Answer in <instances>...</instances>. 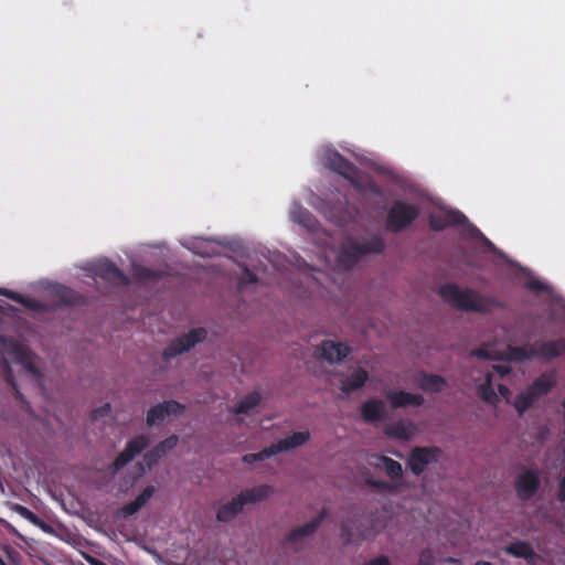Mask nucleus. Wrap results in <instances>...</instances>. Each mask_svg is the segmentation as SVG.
Segmentation results:
<instances>
[{
  "mask_svg": "<svg viewBox=\"0 0 565 565\" xmlns=\"http://www.w3.org/2000/svg\"><path fill=\"white\" fill-rule=\"evenodd\" d=\"M111 407L109 404H105L93 411L92 417L94 420L110 416Z\"/></svg>",
  "mask_w": 565,
  "mask_h": 565,
  "instance_id": "e433bc0d",
  "label": "nucleus"
},
{
  "mask_svg": "<svg viewBox=\"0 0 565 565\" xmlns=\"http://www.w3.org/2000/svg\"><path fill=\"white\" fill-rule=\"evenodd\" d=\"M383 434L393 440L411 441L419 434V429L413 420L401 418L387 423L383 428Z\"/></svg>",
  "mask_w": 565,
  "mask_h": 565,
  "instance_id": "9b49d317",
  "label": "nucleus"
},
{
  "mask_svg": "<svg viewBox=\"0 0 565 565\" xmlns=\"http://www.w3.org/2000/svg\"><path fill=\"white\" fill-rule=\"evenodd\" d=\"M443 456L438 447H415L409 452L407 466L415 476H419L429 465L437 463Z\"/></svg>",
  "mask_w": 565,
  "mask_h": 565,
  "instance_id": "6e6552de",
  "label": "nucleus"
},
{
  "mask_svg": "<svg viewBox=\"0 0 565 565\" xmlns=\"http://www.w3.org/2000/svg\"><path fill=\"white\" fill-rule=\"evenodd\" d=\"M529 287L531 289L540 290L541 288H543V285L541 282L535 281V282H530Z\"/></svg>",
  "mask_w": 565,
  "mask_h": 565,
  "instance_id": "49530a36",
  "label": "nucleus"
},
{
  "mask_svg": "<svg viewBox=\"0 0 565 565\" xmlns=\"http://www.w3.org/2000/svg\"><path fill=\"white\" fill-rule=\"evenodd\" d=\"M0 295H3V296H6V297H8V298H10V299H12V300H14L17 302L22 303L23 306H25L26 308H29L31 310H41V309H43V306L39 301H36V300L32 299V298L25 297L23 295L13 292L11 290L0 288Z\"/></svg>",
  "mask_w": 565,
  "mask_h": 565,
  "instance_id": "473e14b6",
  "label": "nucleus"
},
{
  "mask_svg": "<svg viewBox=\"0 0 565 565\" xmlns=\"http://www.w3.org/2000/svg\"><path fill=\"white\" fill-rule=\"evenodd\" d=\"M328 515V511L326 509H322L315 515L311 520L307 521L306 523L290 530L285 535V540L288 543H297L302 541L306 537L311 536L322 524L324 519Z\"/></svg>",
  "mask_w": 565,
  "mask_h": 565,
  "instance_id": "2eb2a0df",
  "label": "nucleus"
},
{
  "mask_svg": "<svg viewBox=\"0 0 565 565\" xmlns=\"http://www.w3.org/2000/svg\"><path fill=\"white\" fill-rule=\"evenodd\" d=\"M316 353L329 363H339L350 353V348L342 342L326 340L317 347Z\"/></svg>",
  "mask_w": 565,
  "mask_h": 565,
  "instance_id": "aec40b11",
  "label": "nucleus"
},
{
  "mask_svg": "<svg viewBox=\"0 0 565 565\" xmlns=\"http://www.w3.org/2000/svg\"><path fill=\"white\" fill-rule=\"evenodd\" d=\"M460 226L463 234L469 237L480 238L484 245L490 249H494V246L473 226L466 215L460 211L454 210L446 206H440L439 212L430 216V226L434 230H441L445 226Z\"/></svg>",
  "mask_w": 565,
  "mask_h": 565,
  "instance_id": "39448f33",
  "label": "nucleus"
},
{
  "mask_svg": "<svg viewBox=\"0 0 565 565\" xmlns=\"http://www.w3.org/2000/svg\"><path fill=\"white\" fill-rule=\"evenodd\" d=\"M277 455L273 444L256 454H246L242 457V461L246 465L253 466L257 462L264 461L273 456Z\"/></svg>",
  "mask_w": 565,
  "mask_h": 565,
  "instance_id": "72a5a7b5",
  "label": "nucleus"
},
{
  "mask_svg": "<svg viewBox=\"0 0 565 565\" xmlns=\"http://www.w3.org/2000/svg\"><path fill=\"white\" fill-rule=\"evenodd\" d=\"M383 246L382 239L376 236L363 241L349 238L343 242L337 254L338 265L343 269L350 268L362 256L382 252Z\"/></svg>",
  "mask_w": 565,
  "mask_h": 565,
  "instance_id": "20e7f679",
  "label": "nucleus"
},
{
  "mask_svg": "<svg viewBox=\"0 0 565 565\" xmlns=\"http://www.w3.org/2000/svg\"><path fill=\"white\" fill-rule=\"evenodd\" d=\"M263 395L258 391H252L237 398L230 407V413L236 416L250 415L262 403Z\"/></svg>",
  "mask_w": 565,
  "mask_h": 565,
  "instance_id": "b1692460",
  "label": "nucleus"
},
{
  "mask_svg": "<svg viewBox=\"0 0 565 565\" xmlns=\"http://www.w3.org/2000/svg\"><path fill=\"white\" fill-rule=\"evenodd\" d=\"M156 488L153 486L146 487L135 500L117 511V516L126 519L138 513L149 502Z\"/></svg>",
  "mask_w": 565,
  "mask_h": 565,
  "instance_id": "393cba45",
  "label": "nucleus"
},
{
  "mask_svg": "<svg viewBox=\"0 0 565 565\" xmlns=\"http://www.w3.org/2000/svg\"><path fill=\"white\" fill-rule=\"evenodd\" d=\"M206 337L207 331L204 328H193L186 333L173 340L169 348L164 351V355L167 358H172L184 353L194 348L196 344L202 343Z\"/></svg>",
  "mask_w": 565,
  "mask_h": 565,
  "instance_id": "9d476101",
  "label": "nucleus"
},
{
  "mask_svg": "<svg viewBox=\"0 0 565 565\" xmlns=\"http://www.w3.org/2000/svg\"><path fill=\"white\" fill-rule=\"evenodd\" d=\"M184 246L200 256L217 255L224 248L223 243L207 238H193L185 243Z\"/></svg>",
  "mask_w": 565,
  "mask_h": 565,
  "instance_id": "a878e982",
  "label": "nucleus"
},
{
  "mask_svg": "<svg viewBox=\"0 0 565 565\" xmlns=\"http://www.w3.org/2000/svg\"><path fill=\"white\" fill-rule=\"evenodd\" d=\"M555 383V372L542 374L530 386L516 395L513 402L515 409L522 414L530 408L537 398L547 394Z\"/></svg>",
  "mask_w": 565,
  "mask_h": 565,
  "instance_id": "423d86ee",
  "label": "nucleus"
},
{
  "mask_svg": "<svg viewBox=\"0 0 565 565\" xmlns=\"http://www.w3.org/2000/svg\"><path fill=\"white\" fill-rule=\"evenodd\" d=\"M290 214H291V218L295 222H298V223L302 224L303 226L311 228V230L315 227L313 218L309 215V213L301 210L298 205L295 204L292 206Z\"/></svg>",
  "mask_w": 565,
  "mask_h": 565,
  "instance_id": "f704fd0d",
  "label": "nucleus"
},
{
  "mask_svg": "<svg viewBox=\"0 0 565 565\" xmlns=\"http://www.w3.org/2000/svg\"><path fill=\"white\" fill-rule=\"evenodd\" d=\"M96 275L113 281L114 284H125L126 278L122 273L108 260H99L95 268Z\"/></svg>",
  "mask_w": 565,
  "mask_h": 565,
  "instance_id": "c756f323",
  "label": "nucleus"
},
{
  "mask_svg": "<svg viewBox=\"0 0 565 565\" xmlns=\"http://www.w3.org/2000/svg\"><path fill=\"white\" fill-rule=\"evenodd\" d=\"M417 216V210L404 203H395L390 213L387 225L393 231H399Z\"/></svg>",
  "mask_w": 565,
  "mask_h": 565,
  "instance_id": "f3484780",
  "label": "nucleus"
},
{
  "mask_svg": "<svg viewBox=\"0 0 565 565\" xmlns=\"http://www.w3.org/2000/svg\"><path fill=\"white\" fill-rule=\"evenodd\" d=\"M434 563L435 557L430 551L426 550L419 554L418 565H434Z\"/></svg>",
  "mask_w": 565,
  "mask_h": 565,
  "instance_id": "58836bf2",
  "label": "nucleus"
},
{
  "mask_svg": "<svg viewBox=\"0 0 565 565\" xmlns=\"http://www.w3.org/2000/svg\"><path fill=\"white\" fill-rule=\"evenodd\" d=\"M475 565H491V564H490V563H488V562H478V563H476Z\"/></svg>",
  "mask_w": 565,
  "mask_h": 565,
  "instance_id": "de8ad7c7",
  "label": "nucleus"
},
{
  "mask_svg": "<svg viewBox=\"0 0 565 565\" xmlns=\"http://www.w3.org/2000/svg\"><path fill=\"white\" fill-rule=\"evenodd\" d=\"M215 519L221 523H230L243 513L245 504L237 492L230 499L218 501L215 507Z\"/></svg>",
  "mask_w": 565,
  "mask_h": 565,
  "instance_id": "4468645a",
  "label": "nucleus"
},
{
  "mask_svg": "<svg viewBox=\"0 0 565 565\" xmlns=\"http://www.w3.org/2000/svg\"><path fill=\"white\" fill-rule=\"evenodd\" d=\"M15 511L19 513V515H21L23 519L30 521L31 523H33L34 525L41 527L42 530L46 531V532H50L51 531V527L49 525H46L43 521H41L33 512H31L29 509L22 507V505H17L15 507Z\"/></svg>",
  "mask_w": 565,
  "mask_h": 565,
  "instance_id": "c9c22d12",
  "label": "nucleus"
},
{
  "mask_svg": "<svg viewBox=\"0 0 565 565\" xmlns=\"http://www.w3.org/2000/svg\"><path fill=\"white\" fill-rule=\"evenodd\" d=\"M498 392L499 394L507 401H509L511 396L510 390L504 385H498Z\"/></svg>",
  "mask_w": 565,
  "mask_h": 565,
  "instance_id": "79ce46f5",
  "label": "nucleus"
},
{
  "mask_svg": "<svg viewBox=\"0 0 565 565\" xmlns=\"http://www.w3.org/2000/svg\"><path fill=\"white\" fill-rule=\"evenodd\" d=\"M367 379L369 372L362 366H356L341 381L340 388L344 394H350L361 388Z\"/></svg>",
  "mask_w": 565,
  "mask_h": 565,
  "instance_id": "cd10ccee",
  "label": "nucleus"
},
{
  "mask_svg": "<svg viewBox=\"0 0 565 565\" xmlns=\"http://www.w3.org/2000/svg\"><path fill=\"white\" fill-rule=\"evenodd\" d=\"M511 373V367L505 363L492 364L490 367H486L479 376L475 377L476 390L478 396L494 405L498 402V393L493 384V376L498 374L500 377H507Z\"/></svg>",
  "mask_w": 565,
  "mask_h": 565,
  "instance_id": "0eeeda50",
  "label": "nucleus"
},
{
  "mask_svg": "<svg viewBox=\"0 0 565 565\" xmlns=\"http://www.w3.org/2000/svg\"><path fill=\"white\" fill-rule=\"evenodd\" d=\"M239 495L245 504L247 505H256L262 502L269 500L273 495H275L276 490L270 484H257L254 487L245 488L241 490Z\"/></svg>",
  "mask_w": 565,
  "mask_h": 565,
  "instance_id": "412c9836",
  "label": "nucleus"
},
{
  "mask_svg": "<svg viewBox=\"0 0 565 565\" xmlns=\"http://www.w3.org/2000/svg\"><path fill=\"white\" fill-rule=\"evenodd\" d=\"M0 565H7L1 557H0Z\"/></svg>",
  "mask_w": 565,
  "mask_h": 565,
  "instance_id": "09e8293b",
  "label": "nucleus"
},
{
  "mask_svg": "<svg viewBox=\"0 0 565 565\" xmlns=\"http://www.w3.org/2000/svg\"><path fill=\"white\" fill-rule=\"evenodd\" d=\"M418 387L428 393H438L446 387V381L439 375L422 372L416 377Z\"/></svg>",
  "mask_w": 565,
  "mask_h": 565,
  "instance_id": "c85d7f7f",
  "label": "nucleus"
},
{
  "mask_svg": "<svg viewBox=\"0 0 565 565\" xmlns=\"http://www.w3.org/2000/svg\"><path fill=\"white\" fill-rule=\"evenodd\" d=\"M539 486V472L535 470H524L518 476L516 479V494L521 500H529L536 493Z\"/></svg>",
  "mask_w": 565,
  "mask_h": 565,
  "instance_id": "6ab92c4d",
  "label": "nucleus"
},
{
  "mask_svg": "<svg viewBox=\"0 0 565 565\" xmlns=\"http://www.w3.org/2000/svg\"><path fill=\"white\" fill-rule=\"evenodd\" d=\"M1 350L7 362H18L32 382L41 383L42 363L24 343L14 340H3Z\"/></svg>",
  "mask_w": 565,
  "mask_h": 565,
  "instance_id": "7ed1b4c3",
  "label": "nucleus"
},
{
  "mask_svg": "<svg viewBox=\"0 0 565 565\" xmlns=\"http://www.w3.org/2000/svg\"><path fill=\"white\" fill-rule=\"evenodd\" d=\"M366 536L364 519L361 515H350L340 523L339 537L344 544L360 542Z\"/></svg>",
  "mask_w": 565,
  "mask_h": 565,
  "instance_id": "ddd939ff",
  "label": "nucleus"
},
{
  "mask_svg": "<svg viewBox=\"0 0 565 565\" xmlns=\"http://www.w3.org/2000/svg\"><path fill=\"white\" fill-rule=\"evenodd\" d=\"M150 444V437L146 434H140L127 441L125 448L116 457L113 462L114 471H117L129 463L137 455L146 449Z\"/></svg>",
  "mask_w": 565,
  "mask_h": 565,
  "instance_id": "f8f14e48",
  "label": "nucleus"
},
{
  "mask_svg": "<svg viewBox=\"0 0 565 565\" xmlns=\"http://www.w3.org/2000/svg\"><path fill=\"white\" fill-rule=\"evenodd\" d=\"M179 443V437L177 435H171L164 440L157 444L151 450H149L143 456V463L148 469H151L154 465L159 462L161 458L168 455L172 449L177 447Z\"/></svg>",
  "mask_w": 565,
  "mask_h": 565,
  "instance_id": "5701e85b",
  "label": "nucleus"
},
{
  "mask_svg": "<svg viewBox=\"0 0 565 565\" xmlns=\"http://www.w3.org/2000/svg\"><path fill=\"white\" fill-rule=\"evenodd\" d=\"M364 565H391V562L386 556L381 555L366 562Z\"/></svg>",
  "mask_w": 565,
  "mask_h": 565,
  "instance_id": "a19ab883",
  "label": "nucleus"
},
{
  "mask_svg": "<svg viewBox=\"0 0 565 565\" xmlns=\"http://www.w3.org/2000/svg\"><path fill=\"white\" fill-rule=\"evenodd\" d=\"M437 294L446 303L461 310L490 312L500 306L494 298L482 296L472 289L461 288L454 282L439 285Z\"/></svg>",
  "mask_w": 565,
  "mask_h": 565,
  "instance_id": "f03ea898",
  "label": "nucleus"
},
{
  "mask_svg": "<svg viewBox=\"0 0 565 565\" xmlns=\"http://www.w3.org/2000/svg\"><path fill=\"white\" fill-rule=\"evenodd\" d=\"M132 270H134V275L138 278L147 279V278H152L154 276V274L152 271H150L147 268H143L140 265H134Z\"/></svg>",
  "mask_w": 565,
  "mask_h": 565,
  "instance_id": "4c0bfd02",
  "label": "nucleus"
},
{
  "mask_svg": "<svg viewBox=\"0 0 565 565\" xmlns=\"http://www.w3.org/2000/svg\"><path fill=\"white\" fill-rule=\"evenodd\" d=\"M384 396L391 409L419 408L425 404V397L422 394L398 387L386 390Z\"/></svg>",
  "mask_w": 565,
  "mask_h": 565,
  "instance_id": "1a4fd4ad",
  "label": "nucleus"
},
{
  "mask_svg": "<svg viewBox=\"0 0 565 565\" xmlns=\"http://www.w3.org/2000/svg\"><path fill=\"white\" fill-rule=\"evenodd\" d=\"M387 405L377 397L369 398L361 404V418L369 424L381 423L388 416Z\"/></svg>",
  "mask_w": 565,
  "mask_h": 565,
  "instance_id": "dca6fc26",
  "label": "nucleus"
},
{
  "mask_svg": "<svg viewBox=\"0 0 565 565\" xmlns=\"http://www.w3.org/2000/svg\"><path fill=\"white\" fill-rule=\"evenodd\" d=\"M311 438L309 430L292 431L284 438L274 443L273 446L278 454L290 452L305 446Z\"/></svg>",
  "mask_w": 565,
  "mask_h": 565,
  "instance_id": "4be33fe9",
  "label": "nucleus"
},
{
  "mask_svg": "<svg viewBox=\"0 0 565 565\" xmlns=\"http://www.w3.org/2000/svg\"><path fill=\"white\" fill-rule=\"evenodd\" d=\"M375 467L383 470L392 480H399L403 476L402 465L390 457H379Z\"/></svg>",
  "mask_w": 565,
  "mask_h": 565,
  "instance_id": "2f4dec72",
  "label": "nucleus"
},
{
  "mask_svg": "<svg viewBox=\"0 0 565 565\" xmlns=\"http://www.w3.org/2000/svg\"><path fill=\"white\" fill-rule=\"evenodd\" d=\"M321 161L329 168L341 173L345 178H352L354 170L338 152L330 149H323L321 152Z\"/></svg>",
  "mask_w": 565,
  "mask_h": 565,
  "instance_id": "bb28decb",
  "label": "nucleus"
},
{
  "mask_svg": "<svg viewBox=\"0 0 565 565\" xmlns=\"http://www.w3.org/2000/svg\"><path fill=\"white\" fill-rule=\"evenodd\" d=\"M256 280V277L248 270H243V274L239 278V284L242 286H245L247 284L254 282Z\"/></svg>",
  "mask_w": 565,
  "mask_h": 565,
  "instance_id": "ea45409f",
  "label": "nucleus"
},
{
  "mask_svg": "<svg viewBox=\"0 0 565 565\" xmlns=\"http://www.w3.org/2000/svg\"><path fill=\"white\" fill-rule=\"evenodd\" d=\"M183 413V406L174 401H168L151 407L146 417L149 426L158 425L170 416H178Z\"/></svg>",
  "mask_w": 565,
  "mask_h": 565,
  "instance_id": "a211bd4d",
  "label": "nucleus"
},
{
  "mask_svg": "<svg viewBox=\"0 0 565 565\" xmlns=\"http://www.w3.org/2000/svg\"><path fill=\"white\" fill-rule=\"evenodd\" d=\"M504 552L514 557L524 558L531 564L535 563L537 557L530 544L525 542H514L505 546Z\"/></svg>",
  "mask_w": 565,
  "mask_h": 565,
  "instance_id": "7c9ffc66",
  "label": "nucleus"
},
{
  "mask_svg": "<svg viewBox=\"0 0 565 565\" xmlns=\"http://www.w3.org/2000/svg\"><path fill=\"white\" fill-rule=\"evenodd\" d=\"M86 561L90 564V565H102L103 562L92 557V556H86Z\"/></svg>",
  "mask_w": 565,
  "mask_h": 565,
  "instance_id": "a18cd8bd",
  "label": "nucleus"
},
{
  "mask_svg": "<svg viewBox=\"0 0 565 565\" xmlns=\"http://www.w3.org/2000/svg\"><path fill=\"white\" fill-rule=\"evenodd\" d=\"M164 564L166 565H195L193 556L186 557L183 563H175V562L169 561V562H166Z\"/></svg>",
  "mask_w": 565,
  "mask_h": 565,
  "instance_id": "37998d69",
  "label": "nucleus"
},
{
  "mask_svg": "<svg viewBox=\"0 0 565 565\" xmlns=\"http://www.w3.org/2000/svg\"><path fill=\"white\" fill-rule=\"evenodd\" d=\"M565 352V339L552 341L542 344L539 349L533 347L524 348H507L499 349L494 344H484L479 349L471 352V358L480 361V367L483 365L481 362H498V361H524L534 356H540L544 360L554 359Z\"/></svg>",
  "mask_w": 565,
  "mask_h": 565,
  "instance_id": "f257e3e1",
  "label": "nucleus"
},
{
  "mask_svg": "<svg viewBox=\"0 0 565 565\" xmlns=\"http://www.w3.org/2000/svg\"><path fill=\"white\" fill-rule=\"evenodd\" d=\"M558 498L561 501H565V478L561 482L559 490H558Z\"/></svg>",
  "mask_w": 565,
  "mask_h": 565,
  "instance_id": "c03bdc74",
  "label": "nucleus"
}]
</instances>
